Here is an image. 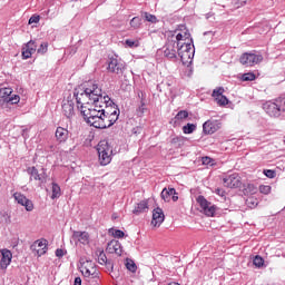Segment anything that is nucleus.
<instances>
[{"label": "nucleus", "instance_id": "nucleus-1", "mask_svg": "<svg viewBox=\"0 0 285 285\" xmlns=\"http://www.w3.org/2000/svg\"><path fill=\"white\" fill-rule=\"evenodd\" d=\"M73 97L76 98L77 109L82 115L85 121L96 128L101 119V115L106 110L101 104H108L110 97L104 96L99 85L92 81L85 83L80 91H75Z\"/></svg>", "mask_w": 285, "mask_h": 285}, {"label": "nucleus", "instance_id": "nucleus-2", "mask_svg": "<svg viewBox=\"0 0 285 285\" xmlns=\"http://www.w3.org/2000/svg\"><path fill=\"white\" fill-rule=\"evenodd\" d=\"M98 157L100 166H108L112 161V147L106 140H101L98 146Z\"/></svg>", "mask_w": 285, "mask_h": 285}, {"label": "nucleus", "instance_id": "nucleus-3", "mask_svg": "<svg viewBox=\"0 0 285 285\" xmlns=\"http://www.w3.org/2000/svg\"><path fill=\"white\" fill-rule=\"evenodd\" d=\"M80 273L86 277L87 282L92 279L94 282H99V272L92 266V262L86 261L81 263Z\"/></svg>", "mask_w": 285, "mask_h": 285}, {"label": "nucleus", "instance_id": "nucleus-4", "mask_svg": "<svg viewBox=\"0 0 285 285\" xmlns=\"http://www.w3.org/2000/svg\"><path fill=\"white\" fill-rule=\"evenodd\" d=\"M12 95V88H1L0 89V106L4 104H9L10 106H14V104H19L21 98L19 95Z\"/></svg>", "mask_w": 285, "mask_h": 285}, {"label": "nucleus", "instance_id": "nucleus-5", "mask_svg": "<svg viewBox=\"0 0 285 285\" xmlns=\"http://www.w3.org/2000/svg\"><path fill=\"white\" fill-rule=\"evenodd\" d=\"M263 60L264 57L262 55L248 52L243 53L239 59L243 66H256V63H261Z\"/></svg>", "mask_w": 285, "mask_h": 285}, {"label": "nucleus", "instance_id": "nucleus-6", "mask_svg": "<svg viewBox=\"0 0 285 285\" xmlns=\"http://www.w3.org/2000/svg\"><path fill=\"white\" fill-rule=\"evenodd\" d=\"M28 175H30V181L35 179V181H39L40 184H46L48 181V174H46V169L42 168L41 173H39V169L37 167H29L27 168Z\"/></svg>", "mask_w": 285, "mask_h": 285}, {"label": "nucleus", "instance_id": "nucleus-7", "mask_svg": "<svg viewBox=\"0 0 285 285\" xmlns=\"http://www.w3.org/2000/svg\"><path fill=\"white\" fill-rule=\"evenodd\" d=\"M30 250L33 253V255H37V257H41L42 255H46L48 250V240L47 239L36 240L30 246Z\"/></svg>", "mask_w": 285, "mask_h": 285}, {"label": "nucleus", "instance_id": "nucleus-8", "mask_svg": "<svg viewBox=\"0 0 285 285\" xmlns=\"http://www.w3.org/2000/svg\"><path fill=\"white\" fill-rule=\"evenodd\" d=\"M197 204H199L200 208L203 209V213H205L207 217H213V215H215V212L217 210V207H215V205L206 200L204 196H198Z\"/></svg>", "mask_w": 285, "mask_h": 285}, {"label": "nucleus", "instance_id": "nucleus-9", "mask_svg": "<svg viewBox=\"0 0 285 285\" xmlns=\"http://www.w3.org/2000/svg\"><path fill=\"white\" fill-rule=\"evenodd\" d=\"M176 43L180 46V43H184L186 41H193V38H190V31L186 28V26L180 24L179 29L176 30Z\"/></svg>", "mask_w": 285, "mask_h": 285}, {"label": "nucleus", "instance_id": "nucleus-10", "mask_svg": "<svg viewBox=\"0 0 285 285\" xmlns=\"http://www.w3.org/2000/svg\"><path fill=\"white\" fill-rule=\"evenodd\" d=\"M62 115H65L67 119H72V117H75V101L71 97L62 100Z\"/></svg>", "mask_w": 285, "mask_h": 285}, {"label": "nucleus", "instance_id": "nucleus-11", "mask_svg": "<svg viewBox=\"0 0 285 285\" xmlns=\"http://www.w3.org/2000/svg\"><path fill=\"white\" fill-rule=\"evenodd\" d=\"M263 110L266 112V115L274 117L275 119L282 117V112L279 111L275 100L263 104Z\"/></svg>", "mask_w": 285, "mask_h": 285}, {"label": "nucleus", "instance_id": "nucleus-12", "mask_svg": "<svg viewBox=\"0 0 285 285\" xmlns=\"http://www.w3.org/2000/svg\"><path fill=\"white\" fill-rule=\"evenodd\" d=\"M223 184L226 188H239L242 178L237 174H232L223 178Z\"/></svg>", "mask_w": 285, "mask_h": 285}, {"label": "nucleus", "instance_id": "nucleus-13", "mask_svg": "<svg viewBox=\"0 0 285 285\" xmlns=\"http://www.w3.org/2000/svg\"><path fill=\"white\" fill-rule=\"evenodd\" d=\"M13 198L17 202V204H20V206H23L28 213H31V210H35V204H32V200L28 199L23 194L14 193Z\"/></svg>", "mask_w": 285, "mask_h": 285}, {"label": "nucleus", "instance_id": "nucleus-14", "mask_svg": "<svg viewBox=\"0 0 285 285\" xmlns=\"http://www.w3.org/2000/svg\"><path fill=\"white\" fill-rule=\"evenodd\" d=\"M219 128H222V122L219 120H207L203 125L205 135H214Z\"/></svg>", "mask_w": 285, "mask_h": 285}, {"label": "nucleus", "instance_id": "nucleus-15", "mask_svg": "<svg viewBox=\"0 0 285 285\" xmlns=\"http://www.w3.org/2000/svg\"><path fill=\"white\" fill-rule=\"evenodd\" d=\"M164 55L167 59H177V41L169 40L164 50Z\"/></svg>", "mask_w": 285, "mask_h": 285}, {"label": "nucleus", "instance_id": "nucleus-16", "mask_svg": "<svg viewBox=\"0 0 285 285\" xmlns=\"http://www.w3.org/2000/svg\"><path fill=\"white\" fill-rule=\"evenodd\" d=\"M126 67L124 63L119 62L117 58H111L109 63H108V70L109 72H115V75H124V70Z\"/></svg>", "mask_w": 285, "mask_h": 285}, {"label": "nucleus", "instance_id": "nucleus-17", "mask_svg": "<svg viewBox=\"0 0 285 285\" xmlns=\"http://www.w3.org/2000/svg\"><path fill=\"white\" fill-rule=\"evenodd\" d=\"M164 219H166V216L164 215V209L159 207L155 208L153 212L151 226H161V224H164Z\"/></svg>", "mask_w": 285, "mask_h": 285}, {"label": "nucleus", "instance_id": "nucleus-18", "mask_svg": "<svg viewBox=\"0 0 285 285\" xmlns=\"http://www.w3.org/2000/svg\"><path fill=\"white\" fill-rule=\"evenodd\" d=\"M37 52V42L30 40L23 48H22V59H30L32 55Z\"/></svg>", "mask_w": 285, "mask_h": 285}, {"label": "nucleus", "instance_id": "nucleus-19", "mask_svg": "<svg viewBox=\"0 0 285 285\" xmlns=\"http://www.w3.org/2000/svg\"><path fill=\"white\" fill-rule=\"evenodd\" d=\"M0 253L2 255L0 261V268L2 271H6V268H8V265L12 263V252L4 248V249H1Z\"/></svg>", "mask_w": 285, "mask_h": 285}, {"label": "nucleus", "instance_id": "nucleus-20", "mask_svg": "<svg viewBox=\"0 0 285 285\" xmlns=\"http://www.w3.org/2000/svg\"><path fill=\"white\" fill-rule=\"evenodd\" d=\"M112 126V122H110L108 118V110L105 109L104 115H101L100 120H98V124L96 125V128L104 130L106 128H110Z\"/></svg>", "mask_w": 285, "mask_h": 285}, {"label": "nucleus", "instance_id": "nucleus-21", "mask_svg": "<svg viewBox=\"0 0 285 285\" xmlns=\"http://www.w3.org/2000/svg\"><path fill=\"white\" fill-rule=\"evenodd\" d=\"M72 239L86 245L90 240V235L87 232H73Z\"/></svg>", "mask_w": 285, "mask_h": 285}, {"label": "nucleus", "instance_id": "nucleus-22", "mask_svg": "<svg viewBox=\"0 0 285 285\" xmlns=\"http://www.w3.org/2000/svg\"><path fill=\"white\" fill-rule=\"evenodd\" d=\"M177 46V52L178 55H181L183 52H190V50H195V45H193V40H187L183 43H176Z\"/></svg>", "mask_w": 285, "mask_h": 285}, {"label": "nucleus", "instance_id": "nucleus-23", "mask_svg": "<svg viewBox=\"0 0 285 285\" xmlns=\"http://www.w3.org/2000/svg\"><path fill=\"white\" fill-rule=\"evenodd\" d=\"M108 253H115L116 255H121V244L118 240H111L107 245Z\"/></svg>", "mask_w": 285, "mask_h": 285}, {"label": "nucleus", "instance_id": "nucleus-24", "mask_svg": "<svg viewBox=\"0 0 285 285\" xmlns=\"http://www.w3.org/2000/svg\"><path fill=\"white\" fill-rule=\"evenodd\" d=\"M56 139L60 144H63V141H67V139H68V129H66L63 127H58L56 129Z\"/></svg>", "mask_w": 285, "mask_h": 285}, {"label": "nucleus", "instance_id": "nucleus-25", "mask_svg": "<svg viewBox=\"0 0 285 285\" xmlns=\"http://www.w3.org/2000/svg\"><path fill=\"white\" fill-rule=\"evenodd\" d=\"M173 195H177V190L175 188H164L160 196L164 202H170V197Z\"/></svg>", "mask_w": 285, "mask_h": 285}, {"label": "nucleus", "instance_id": "nucleus-26", "mask_svg": "<svg viewBox=\"0 0 285 285\" xmlns=\"http://www.w3.org/2000/svg\"><path fill=\"white\" fill-rule=\"evenodd\" d=\"M178 56L183 63H188V61H193V58L195 57V49L178 53Z\"/></svg>", "mask_w": 285, "mask_h": 285}, {"label": "nucleus", "instance_id": "nucleus-27", "mask_svg": "<svg viewBox=\"0 0 285 285\" xmlns=\"http://www.w3.org/2000/svg\"><path fill=\"white\" fill-rule=\"evenodd\" d=\"M146 210H148V202L141 200L140 203L137 204L132 213L134 215H139L141 213H146Z\"/></svg>", "mask_w": 285, "mask_h": 285}, {"label": "nucleus", "instance_id": "nucleus-28", "mask_svg": "<svg viewBox=\"0 0 285 285\" xmlns=\"http://www.w3.org/2000/svg\"><path fill=\"white\" fill-rule=\"evenodd\" d=\"M107 119H109L111 126H115L117 119H119V109H117V107H114L112 112L108 111Z\"/></svg>", "mask_w": 285, "mask_h": 285}, {"label": "nucleus", "instance_id": "nucleus-29", "mask_svg": "<svg viewBox=\"0 0 285 285\" xmlns=\"http://www.w3.org/2000/svg\"><path fill=\"white\" fill-rule=\"evenodd\" d=\"M61 197V187L57 183H52V195L51 199H59Z\"/></svg>", "mask_w": 285, "mask_h": 285}, {"label": "nucleus", "instance_id": "nucleus-30", "mask_svg": "<svg viewBox=\"0 0 285 285\" xmlns=\"http://www.w3.org/2000/svg\"><path fill=\"white\" fill-rule=\"evenodd\" d=\"M96 254L98 256V264H100L101 266H105L106 263L108 262V257L106 256V253H104V250L101 249H98Z\"/></svg>", "mask_w": 285, "mask_h": 285}, {"label": "nucleus", "instance_id": "nucleus-31", "mask_svg": "<svg viewBox=\"0 0 285 285\" xmlns=\"http://www.w3.org/2000/svg\"><path fill=\"white\" fill-rule=\"evenodd\" d=\"M195 130H197V125L195 124H187L183 127V132L185 135H193V132H195Z\"/></svg>", "mask_w": 285, "mask_h": 285}, {"label": "nucleus", "instance_id": "nucleus-32", "mask_svg": "<svg viewBox=\"0 0 285 285\" xmlns=\"http://www.w3.org/2000/svg\"><path fill=\"white\" fill-rule=\"evenodd\" d=\"M184 141H186L184 136H177L171 139V144L175 146V148H181V146H184Z\"/></svg>", "mask_w": 285, "mask_h": 285}, {"label": "nucleus", "instance_id": "nucleus-33", "mask_svg": "<svg viewBox=\"0 0 285 285\" xmlns=\"http://www.w3.org/2000/svg\"><path fill=\"white\" fill-rule=\"evenodd\" d=\"M274 101L277 105L281 115L282 112H285V97H278Z\"/></svg>", "mask_w": 285, "mask_h": 285}, {"label": "nucleus", "instance_id": "nucleus-34", "mask_svg": "<svg viewBox=\"0 0 285 285\" xmlns=\"http://www.w3.org/2000/svg\"><path fill=\"white\" fill-rule=\"evenodd\" d=\"M141 17H144L145 21H148L149 23H157V21H159L157 16L150 14L148 12H144Z\"/></svg>", "mask_w": 285, "mask_h": 285}, {"label": "nucleus", "instance_id": "nucleus-35", "mask_svg": "<svg viewBox=\"0 0 285 285\" xmlns=\"http://www.w3.org/2000/svg\"><path fill=\"white\" fill-rule=\"evenodd\" d=\"M138 97L141 98L140 106L138 107L139 115H144L146 112V102H144V92H138Z\"/></svg>", "mask_w": 285, "mask_h": 285}, {"label": "nucleus", "instance_id": "nucleus-36", "mask_svg": "<svg viewBox=\"0 0 285 285\" xmlns=\"http://www.w3.org/2000/svg\"><path fill=\"white\" fill-rule=\"evenodd\" d=\"M126 268L130 271V273H137V264L132 259H127Z\"/></svg>", "mask_w": 285, "mask_h": 285}, {"label": "nucleus", "instance_id": "nucleus-37", "mask_svg": "<svg viewBox=\"0 0 285 285\" xmlns=\"http://www.w3.org/2000/svg\"><path fill=\"white\" fill-rule=\"evenodd\" d=\"M244 190L246 195H255V193H257V187L253 184H248Z\"/></svg>", "mask_w": 285, "mask_h": 285}, {"label": "nucleus", "instance_id": "nucleus-38", "mask_svg": "<svg viewBox=\"0 0 285 285\" xmlns=\"http://www.w3.org/2000/svg\"><path fill=\"white\" fill-rule=\"evenodd\" d=\"M0 224H10V216L6 212H0Z\"/></svg>", "mask_w": 285, "mask_h": 285}, {"label": "nucleus", "instance_id": "nucleus-39", "mask_svg": "<svg viewBox=\"0 0 285 285\" xmlns=\"http://www.w3.org/2000/svg\"><path fill=\"white\" fill-rule=\"evenodd\" d=\"M223 95H224V87H218L213 90L212 97H214V99H217L218 97H222Z\"/></svg>", "mask_w": 285, "mask_h": 285}, {"label": "nucleus", "instance_id": "nucleus-40", "mask_svg": "<svg viewBox=\"0 0 285 285\" xmlns=\"http://www.w3.org/2000/svg\"><path fill=\"white\" fill-rule=\"evenodd\" d=\"M253 264L257 268H262V266H264V258H262V256H255L254 261H253Z\"/></svg>", "mask_w": 285, "mask_h": 285}, {"label": "nucleus", "instance_id": "nucleus-41", "mask_svg": "<svg viewBox=\"0 0 285 285\" xmlns=\"http://www.w3.org/2000/svg\"><path fill=\"white\" fill-rule=\"evenodd\" d=\"M130 26L131 28H135V29L139 28V26H141V18L134 17L130 21Z\"/></svg>", "mask_w": 285, "mask_h": 285}, {"label": "nucleus", "instance_id": "nucleus-42", "mask_svg": "<svg viewBox=\"0 0 285 285\" xmlns=\"http://www.w3.org/2000/svg\"><path fill=\"white\" fill-rule=\"evenodd\" d=\"M218 106H228V98L226 96H220L215 99Z\"/></svg>", "mask_w": 285, "mask_h": 285}, {"label": "nucleus", "instance_id": "nucleus-43", "mask_svg": "<svg viewBox=\"0 0 285 285\" xmlns=\"http://www.w3.org/2000/svg\"><path fill=\"white\" fill-rule=\"evenodd\" d=\"M37 52L39 55H46V52H48V42H42L38 48Z\"/></svg>", "mask_w": 285, "mask_h": 285}, {"label": "nucleus", "instance_id": "nucleus-44", "mask_svg": "<svg viewBox=\"0 0 285 285\" xmlns=\"http://www.w3.org/2000/svg\"><path fill=\"white\" fill-rule=\"evenodd\" d=\"M243 81H255V73L248 72L242 76Z\"/></svg>", "mask_w": 285, "mask_h": 285}, {"label": "nucleus", "instance_id": "nucleus-45", "mask_svg": "<svg viewBox=\"0 0 285 285\" xmlns=\"http://www.w3.org/2000/svg\"><path fill=\"white\" fill-rule=\"evenodd\" d=\"M264 175L268 177V179H275V177H277V173H275V170L272 169H265Z\"/></svg>", "mask_w": 285, "mask_h": 285}, {"label": "nucleus", "instance_id": "nucleus-46", "mask_svg": "<svg viewBox=\"0 0 285 285\" xmlns=\"http://www.w3.org/2000/svg\"><path fill=\"white\" fill-rule=\"evenodd\" d=\"M187 117H188V111H186V110H180V111L176 115L175 119H177V120L179 121V120H181V119H187Z\"/></svg>", "mask_w": 285, "mask_h": 285}, {"label": "nucleus", "instance_id": "nucleus-47", "mask_svg": "<svg viewBox=\"0 0 285 285\" xmlns=\"http://www.w3.org/2000/svg\"><path fill=\"white\" fill-rule=\"evenodd\" d=\"M259 193H262L263 195H268L271 193V186L261 185L259 186Z\"/></svg>", "mask_w": 285, "mask_h": 285}, {"label": "nucleus", "instance_id": "nucleus-48", "mask_svg": "<svg viewBox=\"0 0 285 285\" xmlns=\"http://www.w3.org/2000/svg\"><path fill=\"white\" fill-rule=\"evenodd\" d=\"M246 204H247V206H249V208H255V206H257V204H259V203L257 202L256 198H248L246 200Z\"/></svg>", "mask_w": 285, "mask_h": 285}, {"label": "nucleus", "instance_id": "nucleus-49", "mask_svg": "<svg viewBox=\"0 0 285 285\" xmlns=\"http://www.w3.org/2000/svg\"><path fill=\"white\" fill-rule=\"evenodd\" d=\"M100 105L101 106H106L105 110H108V112H112V111H110V108H112V106L115 108V102H112V100H110V98H109L108 102H100Z\"/></svg>", "mask_w": 285, "mask_h": 285}, {"label": "nucleus", "instance_id": "nucleus-50", "mask_svg": "<svg viewBox=\"0 0 285 285\" xmlns=\"http://www.w3.org/2000/svg\"><path fill=\"white\" fill-rule=\"evenodd\" d=\"M204 166H213V159L210 157H203Z\"/></svg>", "mask_w": 285, "mask_h": 285}, {"label": "nucleus", "instance_id": "nucleus-51", "mask_svg": "<svg viewBox=\"0 0 285 285\" xmlns=\"http://www.w3.org/2000/svg\"><path fill=\"white\" fill-rule=\"evenodd\" d=\"M39 21H40L39 16H31L30 19H29V24L39 23Z\"/></svg>", "mask_w": 285, "mask_h": 285}, {"label": "nucleus", "instance_id": "nucleus-52", "mask_svg": "<svg viewBox=\"0 0 285 285\" xmlns=\"http://www.w3.org/2000/svg\"><path fill=\"white\" fill-rule=\"evenodd\" d=\"M124 235H126V234L121 229H116L114 233V236L118 237V239H121V237H124Z\"/></svg>", "mask_w": 285, "mask_h": 285}, {"label": "nucleus", "instance_id": "nucleus-53", "mask_svg": "<svg viewBox=\"0 0 285 285\" xmlns=\"http://www.w3.org/2000/svg\"><path fill=\"white\" fill-rule=\"evenodd\" d=\"M66 255V253L63 252V249L58 248L56 249V257H63Z\"/></svg>", "mask_w": 285, "mask_h": 285}, {"label": "nucleus", "instance_id": "nucleus-54", "mask_svg": "<svg viewBox=\"0 0 285 285\" xmlns=\"http://www.w3.org/2000/svg\"><path fill=\"white\" fill-rule=\"evenodd\" d=\"M106 268L108 271H112L115 268V265L112 264V262L110 261H107L106 264H105Z\"/></svg>", "mask_w": 285, "mask_h": 285}, {"label": "nucleus", "instance_id": "nucleus-55", "mask_svg": "<svg viewBox=\"0 0 285 285\" xmlns=\"http://www.w3.org/2000/svg\"><path fill=\"white\" fill-rule=\"evenodd\" d=\"M126 46H128L129 48H132V46H135V41L132 40H126Z\"/></svg>", "mask_w": 285, "mask_h": 285}, {"label": "nucleus", "instance_id": "nucleus-56", "mask_svg": "<svg viewBox=\"0 0 285 285\" xmlns=\"http://www.w3.org/2000/svg\"><path fill=\"white\" fill-rule=\"evenodd\" d=\"M73 285H81V277H76Z\"/></svg>", "mask_w": 285, "mask_h": 285}, {"label": "nucleus", "instance_id": "nucleus-57", "mask_svg": "<svg viewBox=\"0 0 285 285\" xmlns=\"http://www.w3.org/2000/svg\"><path fill=\"white\" fill-rule=\"evenodd\" d=\"M171 199L173 202H177L179 199V196H177V191L175 195H171Z\"/></svg>", "mask_w": 285, "mask_h": 285}, {"label": "nucleus", "instance_id": "nucleus-58", "mask_svg": "<svg viewBox=\"0 0 285 285\" xmlns=\"http://www.w3.org/2000/svg\"><path fill=\"white\" fill-rule=\"evenodd\" d=\"M238 8H239V6H246V0H238Z\"/></svg>", "mask_w": 285, "mask_h": 285}, {"label": "nucleus", "instance_id": "nucleus-59", "mask_svg": "<svg viewBox=\"0 0 285 285\" xmlns=\"http://www.w3.org/2000/svg\"><path fill=\"white\" fill-rule=\"evenodd\" d=\"M217 195H219L220 197H224V190L222 189H216Z\"/></svg>", "mask_w": 285, "mask_h": 285}]
</instances>
